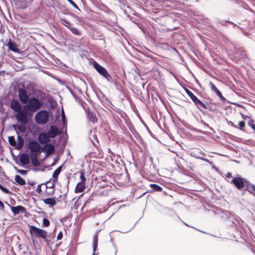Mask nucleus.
<instances>
[{
  "instance_id": "5701e85b",
  "label": "nucleus",
  "mask_w": 255,
  "mask_h": 255,
  "mask_svg": "<svg viewBox=\"0 0 255 255\" xmlns=\"http://www.w3.org/2000/svg\"><path fill=\"white\" fill-rule=\"evenodd\" d=\"M245 190L248 191L252 194H255V186L249 181L247 188L245 189Z\"/></svg>"
},
{
  "instance_id": "7c9ffc66",
  "label": "nucleus",
  "mask_w": 255,
  "mask_h": 255,
  "mask_svg": "<svg viewBox=\"0 0 255 255\" xmlns=\"http://www.w3.org/2000/svg\"><path fill=\"white\" fill-rule=\"evenodd\" d=\"M0 189L1 191H2L5 194H10L11 193L9 190L6 188V187H4L2 185L0 186Z\"/></svg>"
},
{
  "instance_id": "473e14b6",
  "label": "nucleus",
  "mask_w": 255,
  "mask_h": 255,
  "mask_svg": "<svg viewBox=\"0 0 255 255\" xmlns=\"http://www.w3.org/2000/svg\"><path fill=\"white\" fill-rule=\"evenodd\" d=\"M248 124L255 131V124L254 123V121L252 119L249 121Z\"/></svg>"
},
{
  "instance_id": "4d7b16f0",
  "label": "nucleus",
  "mask_w": 255,
  "mask_h": 255,
  "mask_svg": "<svg viewBox=\"0 0 255 255\" xmlns=\"http://www.w3.org/2000/svg\"><path fill=\"white\" fill-rule=\"evenodd\" d=\"M2 175H4L5 176V173H4V172L2 171Z\"/></svg>"
},
{
  "instance_id": "423d86ee",
  "label": "nucleus",
  "mask_w": 255,
  "mask_h": 255,
  "mask_svg": "<svg viewBox=\"0 0 255 255\" xmlns=\"http://www.w3.org/2000/svg\"><path fill=\"white\" fill-rule=\"evenodd\" d=\"M249 181L244 178L236 177L234 178L231 182L235 186L240 190L246 189Z\"/></svg>"
},
{
  "instance_id": "49530a36",
  "label": "nucleus",
  "mask_w": 255,
  "mask_h": 255,
  "mask_svg": "<svg viewBox=\"0 0 255 255\" xmlns=\"http://www.w3.org/2000/svg\"><path fill=\"white\" fill-rule=\"evenodd\" d=\"M41 185H38L37 187L36 190L38 193H40L41 192Z\"/></svg>"
},
{
  "instance_id": "c85d7f7f",
  "label": "nucleus",
  "mask_w": 255,
  "mask_h": 255,
  "mask_svg": "<svg viewBox=\"0 0 255 255\" xmlns=\"http://www.w3.org/2000/svg\"><path fill=\"white\" fill-rule=\"evenodd\" d=\"M235 221L238 223V226L242 228L244 225V221L242 219L238 217L235 218Z\"/></svg>"
},
{
  "instance_id": "b1692460",
  "label": "nucleus",
  "mask_w": 255,
  "mask_h": 255,
  "mask_svg": "<svg viewBox=\"0 0 255 255\" xmlns=\"http://www.w3.org/2000/svg\"><path fill=\"white\" fill-rule=\"evenodd\" d=\"M194 103L199 108H200L199 107L204 109H205V108H208V107L206 106L207 103H203L198 98H197Z\"/></svg>"
},
{
  "instance_id": "13d9d810",
  "label": "nucleus",
  "mask_w": 255,
  "mask_h": 255,
  "mask_svg": "<svg viewBox=\"0 0 255 255\" xmlns=\"http://www.w3.org/2000/svg\"><path fill=\"white\" fill-rule=\"evenodd\" d=\"M173 49H174V51H176V52L177 51L176 50V49H175V48H173Z\"/></svg>"
},
{
  "instance_id": "79ce46f5",
  "label": "nucleus",
  "mask_w": 255,
  "mask_h": 255,
  "mask_svg": "<svg viewBox=\"0 0 255 255\" xmlns=\"http://www.w3.org/2000/svg\"><path fill=\"white\" fill-rule=\"evenodd\" d=\"M62 238H63V234H62V232H60L57 236V239L58 240H60L62 239Z\"/></svg>"
},
{
  "instance_id": "393cba45",
  "label": "nucleus",
  "mask_w": 255,
  "mask_h": 255,
  "mask_svg": "<svg viewBox=\"0 0 255 255\" xmlns=\"http://www.w3.org/2000/svg\"><path fill=\"white\" fill-rule=\"evenodd\" d=\"M184 90L187 95L191 98L193 102H194L198 98L188 89L184 88Z\"/></svg>"
},
{
  "instance_id": "a18cd8bd",
  "label": "nucleus",
  "mask_w": 255,
  "mask_h": 255,
  "mask_svg": "<svg viewBox=\"0 0 255 255\" xmlns=\"http://www.w3.org/2000/svg\"><path fill=\"white\" fill-rule=\"evenodd\" d=\"M198 158H199L200 159H201L202 160L210 163V164H212V162H211L210 161H209L208 159L207 158H202V157H197Z\"/></svg>"
},
{
  "instance_id": "c03bdc74",
  "label": "nucleus",
  "mask_w": 255,
  "mask_h": 255,
  "mask_svg": "<svg viewBox=\"0 0 255 255\" xmlns=\"http://www.w3.org/2000/svg\"><path fill=\"white\" fill-rule=\"evenodd\" d=\"M22 147L23 146L17 144L15 146V148L17 150H20L22 149Z\"/></svg>"
},
{
  "instance_id": "a878e982",
  "label": "nucleus",
  "mask_w": 255,
  "mask_h": 255,
  "mask_svg": "<svg viewBox=\"0 0 255 255\" xmlns=\"http://www.w3.org/2000/svg\"><path fill=\"white\" fill-rule=\"evenodd\" d=\"M62 170V166H59L53 172L52 177L54 178H57L59 174L60 173Z\"/></svg>"
},
{
  "instance_id": "f3484780",
  "label": "nucleus",
  "mask_w": 255,
  "mask_h": 255,
  "mask_svg": "<svg viewBox=\"0 0 255 255\" xmlns=\"http://www.w3.org/2000/svg\"><path fill=\"white\" fill-rule=\"evenodd\" d=\"M85 183L79 182L75 187V192L77 193L82 192L85 189Z\"/></svg>"
},
{
  "instance_id": "7ed1b4c3",
  "label": "nucleus",
  "mask_w": 255,
  "mask_h": 255,
  "mask_svg": "<svg viewBox=\"0 0 255 255\" xmlns=\"http://www.w3.org/2000/svg\"><path fill=\"white\" fill-rule=\"evenodd\" d=\"M31 124H23L24 129H14L17 135V144L23 146L24 139L26 140L27 146L28 145V139L32 138Z\"/></svg>"
},
{
  "instance_id": "4be33fe9",
  "label": "nucleus",
  "mask_w": 255,
  "mask_h": 255,
  "mask_svg": "<svg viewBox=\"0 0 255 255\" xmlns=\"http://www.w3.org/2000/svg\"><path fill=\"white\" fill-rule=\"evenodd\" d=\"M149 187L151 188L152 192H160L162 190V188L155 184H150Z\"/></svg>"
},
{
  "instance_id": "4c0bfd02",
  "label": "nucleus",
  "mask_w": 255,
  "mask_h": 255,
  "mask_svg": "<svg viewBox=\"0 0 255 255\" xmlns=\"http://www.w3.org/2000/svg\"><path fill=\"white\" fill-rule=\"evenodd\" d=\"M240 128L243 130V128L245 127V122L244 121H241L239 123Z\"/></svg>"
},
{
  "instance_id": "4468645a",
  "label": "nucleus",
  "mask_w": 255,
  "mask_h": 255,
  "mask_svg": "<svg viewBox=\"0 0 255 255\" xmlns=\"http://www.w3.org/2000/svg\"><path fill=\"white\" fill-rule=\"evenodd\" d=\"M38 141L41 144L47 143L50 141V138L48 137L47 133L42 132L38 135Z\"/></svg>"
},
{
  "instance_id": "6e6d98bb",
  "label": "nucleus",
  "mask_w": 255,
  "mask_h": 255,
  "mask_svg": "<svg viewBox=\"0 0 255 255\" xmlns=\"http://www.w3.org/2000/svg\"><path fill=\"white\" fill-rule=\"evenodd\" d=\"M117 255V250L115 251L113 255Z\"/></svg>"
},
{
  "instance_id": "bb28decb",
  "label": "nucleus",
  "mask_w": 255,
  "mask_h": 255,
  "mask_svg": "<svg viewBox=\"0 0 255 255\" xmlns=\"http://www.w3.org/2000/svg\"><path fill=\"white\" fill-rule=\"evenodd\" d=\"M40 149V145L36 142L33 141L32 143V150L33 151H38Z\"/></svg>"
},
{
  "instance_id": "052dcab7",
  "label": "nucleus",
  "mask_w": 255,
  "mask_h": 255,
  "mask_svg": "<svg viewBox=\"0 0 255 255\" xmlns=\"http://www.w3.org/2000/svg\"><path fill=\"white\" fill-rule=\"evenodd\" d=\"M1 185V184H0V186Z\"/></svg>"
},
{
  "instance_id": "9b49d317",
  "label": "nucleus",
  "mask_w": 255,
  "mask_h": 255,
  "mask_svg": "<svg viewBox=\"0 0 255 255\" xmlns=\"http://www.w3.org/2000/svg\"><path fill=\"white\" fill-rule=\"evenodd\" d=\"M42 151L45 153L46 155L51 154L54 151V146L50 143H46L42 148Z\"/></svg>"
},
{
  "instance_id": "bf43d9fd",
  "label": "nucleus",
  "mask_w": 255,
  "mask_h": 255,
  "mask_svg": "<svg viewBox=\"0 0 255 255\" xmlns=\"http://www.w3.org/2000/svg\"><path fill=\"white\" fill-rule=\"evenodd\" d=\"M5 203L6 204V205H7L8 204L7 202H5Z\"/></svg>"
},
{
  "instance_id": "f257e3e1",
  "label": "nucleus",
  "mask_w": 255,
  "mask_h": 255,
  "mask_svg": "<svg viewBox=\"0 0 255 255\" xmlns=\"http://www.w3.org/2000/svg\"><path fill=\"white\" fill-rule=\"evenodd\" d=\"M10 107L15 113V118L17 122V124L12 125L13 129H24L23 124L32 123L31 100L21 108L18 100L12 99Z\"/></svg>"
},
{
  "instance_id": "09e8293b",
  "label": "nucleus",
  "mask_w": 255,
  "mask_h": 255,
  "mask_svg": "<svg viewBox=\"0 0 255 255\" xmlns=\"http://www.w3.org/2000/svg\"><path fill=\"white\" fill-rule=\"evenodd\" d=\"M206 106L208 107V108H205L206 110H209L210 111H213V109L210 105L207 104Z\"/></svg>"
},
{
  "instance_id": "de8ad7c7",
  "label": "nucleus",
  "mask_w": 255,
  "mask_h": 255,
  "mask_svg": "<svg viewBox=\"0 0 255 255\" xmlns=\"http://www.w3.org/2000/svg\"><path fill=\"white\" fill-rule=\"evenodd\" d=\"M28 228H29V233L31 235V236H32V225L28 224Z\"/></svg>"
},
{
  "instance_id": "412c9836",
  "label": "nucleus",
  "mask_w": 255,
  "mask_h": 255,
  "mask_svg": "<svg viewBox=\"0 0 255 255\" xmlns=\"http://www.w3.org/2000/svg\"><path fill=\"white\" fill-rule=\"evenodd\" d=\"M98 235L97 234H95L93 237V251L94 253L92 255H95V251L97 249L98 247Z\"/></svg>"
},
{
  "instance_id": "dca6fc26",
  "label": "nucleus",
  "mask_w": 255,
  "mask_h": 255,
  "mask_svg": "<svg viewBox=\"0 0 255 255\" xmlns=\"http://www.w3.org/2000/svg\"><path fill=\"white\" fill-rule=\"evenodd\" d=\"M33 97L38 99L44 100V94L40 90L33 89Z\"/></svg>"
},
{
  "instance_id": "ea45409f",
  "label": "nucleus",
  "mask_w": 255,
  "mask_h": 255,
  "mask_svg": "<svg viewBox=\"0 0 255 255\" xmlns=\"http://www.w3.org/2000/svg\"><path fill=\"white\" fill-rule=\"evenodd\" d=\"M69 3L72 5L75 8L79 9L77 5L72 0H67Z\"/></svg>"
},
{
  "instance_id": "1a4fd4ad",
  "label": "nucleus",
  "mask_w": 255,
  "mask_h": 255,
  "mask_svg": "<svg viewBox=\"0 0 255 255\" xmlns=\"http://www.w3.org/2000/svg\"><path fill=\"white\" fill-rule=\"evenodd\" d=\"M33 235L37 238H41L46 241L47 232L33 226Z\"/></svg>"
},
{
  "instance_id": "72a5a7b5",
  "label": "nucleus",
  "mask_w": 255,
  "mask_h": 255,
  "mask_svg": "<svg viewBox=\"0 0 255 255\" xmlns=\"http://www.w3.org/2000/svg\"><path fill=\"white\" fill-rule=\"evenodd\" d=\"M80 180H81L80 182L85 183V182L86 181V178L84 176V173L80 172Z\"/></svg>"
},
{
  "instance_id": "6ab92c4d",
  "label": "nucleus",
  "mask_w": 255,
  "mask_h": 255,
  "mask_svg": "<svg viewBox=\"0 0 255 255\" xmlns=\"http://www.w3.org/2000/svg\"><path fill=\"white\" fill-rule=\"evenodd\" d=\"M88 117L89 118L90 121L92 122L93 124H95L97 122L98 120L96 114L93 113L92 112L88 111Z\"/></svg>"
},
{
  "instance_id": "8fccbe9b",
  "label": "nucleus",
  "mask_w": 255,
  "mask_h": 255,
  "mask_svg": "<svg viewBox=\"0 0 255 255\" xmlns=\"http://www.w3.org/2000/svg\"><path fill=\"white\" fill-rule=\"evenodd\" d=\"M226 176L227 178L232 177V174H231V173H230V172H228V173H227V174L226 175Z\"/></svg>"
},
{
  "instance_id": "2eb2a0df",
  "label": "nucleus",
  "mask_w": 255,
  "mask_h": 255,
  "mask_svg": "<svg viewBox=\"0 0 255 255\" xmlns=\"http://www.w3.org/2000/svg\"><path fill=\"white\" fill-rule=\"evenodd\" d=\"M210 84L211 89L216 93L221 101H225L226 100L225 98L222 96L221 92L217 89L215 85L212 82H210Z\"/></svg>"
},
{
  "instance_id": "f03ea898",
  "label": "nucleus",
  "mask_w": 255,
  "mask_h": 255,
  "mask_svg": "<svg viewBox=\"0 0 255 255\" xmlns=\"http://www.w3.org/2000/svg\"><path fill=\"white\" fill-rule=\"evenodd\" d=\"M28 139V145L26 147V152L28 151V153L20 152L18 155L19 157L18 160L17 157L12 152H11L13 160L20 166H24L28 164L30 162V159L32 160V138Z\"/></svg>"
},
{
  "instance_id": "a211bd4d",
  "label": "nucleus",
  "mask_w": 255,
  "mask_h": 255,
  "mask_svg": "<svg viewBox=\"0 0 255 255\" xmlns=\"http://www.w3.org/2000/svg\"><path fill=\"white\" fill-rule=\"evenodd\" d=\"M43 201L45 204L49 205L50 207L53 206L55 205L56 204V201L55 198H46V199H43Z\"/></svg>"
},
{
  "instance_id": "864d4df0",
  "label": "nucleus",
  "mask_w": 255,
  "mask_h": 255,
  "mask_svg": "<svg viewBox=\"0 0 255 255\" xmlns=\"http://www.w3.org/2000/svg\"><path fill=\"white\" fill-rule=\"evenodd\" d=\"M219 22H220V24H221L222 25L224 24V21H220Z\"/></svg>"
},
{
  "instance_id": "e433bc0d",
  "label": "nucleus",
  "mask_w": 255,
  "mask_h": 255,
  "mask_svg": "<svg viewBox=\"0 0 255 255\" xmlns=\"http://www.w3.org/2000/svg\"><path fill=\"white\" fill-rule=\"evenodd\" d=\"M61 118H62V121L63 124H66V117H65L63 110H62V111Z\"/></svg>"
},
{
  "instance_id": "a19ab883",
  "label": "nucleus",
  "mask_w": 255,
  "mask_h": 255,
  "mask_svg": "<svg viewBox=\"0 0 255 255\" xmlns=\"http://www.w3.org/2000/svg\"><path fill=\"white\" fill-rule=\"evenodd\" d=\"M200 123L206 128H208L210 129H212L211 128H210L209 126V125L206 123L205 121H204L203 120H201Z\"/></svg>"
},
{
  "instance_id": "cd10ccee",
  "label": "nucleus",
  "mask_w": 255,
  "mask_h": 255,
  "mask_svg": "<svg viewBox=\"0 0 255 255\" xmlns=\"http://www.w3.org/2000/svg\"><path fill=\"white\" fill-rule=\"evenodd\" d=\"M72 33L77 35H80L81 33L80 31L76 28L73 27L72 25L68 28Z\"/></svg>"
},
{
  "instance_id": "9d476101",
  "label": "nucleus",
  "mask_w": 255,
  "mask_h": 255,
  "mask_svg": "<svg viewBox=\"0 0 255 255\" xmlns=\"http://www.w3.org/2000/svg\"><path fill=\"white\" fill-rule=\"evenodd\" d=\"M62 130H59L57 127L55 126H50V129L47 132L49 138H54L56 135H60L62 133Z\"/></svg>"
},
{
  "instance_id": "f8f14e48",
  "label": "nucleus",
  "mask_w": 255,
  "mask_h": 255,
  "mask_svg": "<svg viewBox=\"0 0 255 255\" xmlns=\"http://www.w3.org/2000/svg\"><path fill=\"white\" fill-rule=\"evenodd\" d=\"M43 100L33 97V112L40 109L43 105Z\"/></svg>"
},
{
  "instance_id": "58836bf2",
  "label": "nucleus",
  "mask_w": 255,
  "mask_h": 255,
  "mask_svg": "<svg viewBox=\"0 0 255 255\" xmlns=\"http://www.w3.org/2000/svg\"><path fill=\"white\" fill-rule=\"evenodd\" d=\"M17 172L21 175H25L27 172V170H23V169H19V170H17Z\"/></svg>"
},
{
  "instance_id": "c9c22d12",
  "label": "nucleus",
  "mask_w": 255,
  "mask_h": 255,
  "mask_svg": "<svg viewBox=\"0 0 255 255\" xmlns=\"http://www.w3.org/2000/svg\"><path fill=\"white\" fill-rule=\"evenodd\" d=\"M38 161L37 160V157L35 155L33 154V159H32V164L33 165L36 166L37 165Z\"/></svg>"
},
{
  "instance_id": "c756f323",
  "label": "nucleus",
  "mask_w": 255,
  "mask_h": 255,
  "mask_svg": "<svg viewBox=\"0 0 255 255\" xmlns=\"http://www.w3.org/2000/svg\"><path fill=\"white\" fill-rule=\"evenodd\" d=\"M8 142L11 145L13 146L15 144L14 137L13 136L8 137Z\"/></svg>"
},
{
  "instance_id": "39448f33",
  "label": "nucleus",
  "mask_w": 255,
  "mask_h": 255,
  "mask_svg": "<svg viewBox=\"0 0 255 255\" xmlns=\"http://www.w3.org/2000/svg\"><path fill=\"white\" fill-rule=\"evenodd\" d=\"M49 117V112L45 110H42L36 114L34 119L37 124L44 125L48 122Z\"/></svg>"
},
{
  "instance_id": "603ef678",
  "label": "nucleus",
  "mask_w": 255,
  "mask_h": 255,
  "mask_svg": "<svg viewBox=\"0 0 255 255\" xmlns=\"http://www.w3.org/2000/svg\"><path fill=\"white\" fill-rule=\"evenodd\" d=\"M3 63L4 62L3 61H0V67H1Z\"/></svg>"
},
{
  "instance_id": "ddd939ff",
  "label": "nucleus",
  "mask_w": 255,
  "mask_h": 255,
  "mask_svg": "<svg viewBox=\"0 0 255 255\" xmlns=\"http://www.w3.org/2000/svg\"><path fill=\"white\" fill-rule=\"evenodd\" d=\"M7 46L9 49V50L12 51V52L16 53H19L20 49L17 47V45L15 43V42L9 39L7 43Z\"/></svg>"
},
{
  "instance_id": "aec40b11",
  "label": "nucleus",
  "mask_w": 255,
  "mask_h": 255,
  "mask_svg": "<svg viewBox=\"0 0 255 255\" xmlns=\"http://www.w3.org/2000/svg\"><path fill=\"white\" fill-rule=\"evenodd\" d=\"M14 180L15 181L16 184H18L19 185H24L25 184V180L19 175H16L15 176Z\"/></svg>"
},
{
  "instance_id": "0eeeda50",
  "label": "nucleus",
  "mask_w": 255,
  "mask_h": 255,
  "mask_svg": "<svg viewBox=\"0 0 255 255\" xmlns=\"http://www.w3.org/2000/svg\"><path fill=\"white\" fill-rule=\"evenodd\" d=\"M18 97L20 103L22 104H27L29 103L32 97H29L26 90L18 87Z\"/></svg>"
},
{
  "instance_id": "3c124183",
  "label": "nucleus",
  "mask_w": 255,
  "mask_h": 255,
  "mask_svg": "<svg viewBox=\"0 0 255 255\" xmlns=\"http://www.w3.org/2000/svg\"><path fill=\"white\" fill-rule=\"evenodd\" d=\"M14 169L17 172V170H19L18 168L14 165L13 166Z\"/></svg>"
},
{
  "instance_id": "f704fd0d",
  "label": "nucleus",
  "mask_w": 255,
  "mask_h": 255,
  "mask_svg": "<svg viewBox=\"0 0 255 255\" xmlns=\"http://www.w3.org/2000/svg\"><path fill=\"white\" fill-rule=\"evenodd\" d=\"M50 225V222L49 220L46 218H44L43 219V225L44 227H48Z\"/></svg>"
},
{
  "instance_id": "5fc2aeb1",
  "label": "nucleus",
  "mask_w": 255,
  "mask_h": 255,
  "mask_svg": "<svg viewBox=\"0 0 255 255\" xmlns=\"http://www.w3.org/2000/svg\"><path fill=\"white\" fill-rule=\"evenodd\" d=\"M28 183H29V184L30 186H32V181H31V182L28 181Z\"/></svg>"
},
{
  "instance_id": "37998d69",
  "label": "nucleus",
  "mask_w": 255,
  "mask_h": 255,
  "mask_svg": "<svg viewBox=\"0 0 255 255\" xmlns=\"http://www.w3.org/2000/svg\"><path fill=\"white\" fill-rule=\"evenodd\" d=\"M4 209V205L3 203L0 200V210L3 211Z\"/></svg>"
},
{
  "instance_id": "2f4dec72",
  "label": "nucleus",
  "mask_w": 255,
  "mask_h": 255,
  "mask_svg": "<svg viewBox=\"0 0 255 255\" xmlns=\"http://www.w3.org/2000/svg\"><path fill=\"white\" fill-rule=\"evenodd\" d=\"M62 23L63 25L68 28H70V27L71 26V24L65 19H62Z\"/></svg>"
},
{
  "instance_id": "20e7f679",
  "label": "nucleus",
  "mask_w": 255,
  "mask_h": 255,
  "mask_svg": "<svg viewBox=\"0 0 255 255\" xmlns=\"http://www.w3.org/2000/svg\"><path fill=\"white\" fill-rule=\"evenodd\" d=\"M92 65L98 73L102 76L103 78L105 79L110 83H113L114 82L112 77L105 68L100 65L95 61L92 62Z\"/></svg>"
},
{
  "instance_id": "6e6552de",
  "label": "nucleus",
  "mask_w": 255,
  "mask_h": 255,
  "mask_svg": "<svg viewBox=\"0 0 255 255\" xmlns=\"http://www.w3.org/2000/svg\"><path fill=\"white\" fill-rule=\"evenodd\" d=\"M8 206L10 208L14 215L18 214L19 213H21L22 214H24V216L26 217H28L29 216H31V214L27 212L25 208L22 206L18 205L16 206H12L9 204H8Z\"/></svg>"
}]
</instances>
